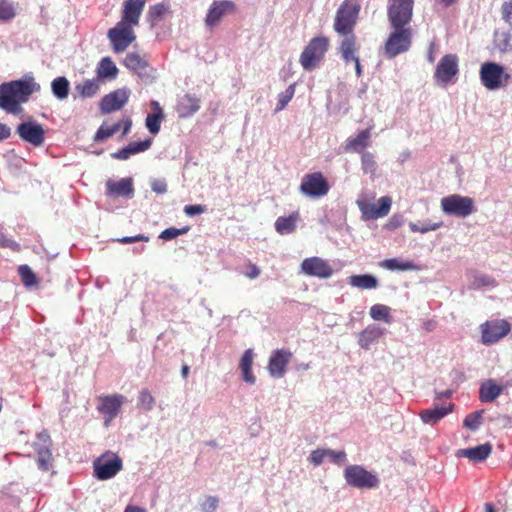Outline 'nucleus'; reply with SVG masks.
<instances>
[{
    "label": "nucleus",
    "instance_id": "nucleus-1",
    "mask_svg": "<svg viewBox=\"0 0 512 512\" xmlns=\"http://www.w3.org/2000/svg\"><path fill=\"white\" fill-rule=\"evenodd\" d=\"M40 84L31 75H25L21 79L12 80L0 84V109L13 115L22 112V104L26 103L30 96L39 92Z\"/></svg>",
    "mask_w": 512,
    "mask_h": 512
},
{
    "label": "nucleus",
    "instance_id": "nucleus-50",
    "mask_svg": "<svg viewBox=\"0 0 512 512\" xmlns=\"http://www.w3.org/2000/svg\"><path fill=\"white\" fill-rule=\"evenodd\" d=\"M15 12L11 3L7 0H0V18L4 20L14 17Z\"/></svg>",
    "mask_w": 512,
    "mask_h": 512
},
{
    "label": "nucleus",
    "instance_id": "nucleus-58",
    "mask_svg": "<svg viewBox=\"0 0 512 512\" xmlns=\"http://www.w3.org/2000/svg\"><path fill=\"white\" fill-rule=\"evenodd\" d=\"M481 419L482 418H465L463 425L465 428L475 431L482 424Z\"/></svg>",
    "mask_w": 512,
    "mask_h": 512
},
{
    "label": "nucleus",
    "instance_id": "nucleus-47",
    "mask_svg": "<svg viewBox=\"0 0 512 512\" xmlns=\"http://www.w3.org/2000/svg\"><path fill=\"white\" fill-rule=\"evenodd\" d=\"M443 225V222H437V223H425L421 226H419L418 224L416 223H409V228L411 231L413 232H419V233H427L429 231H434V230H437L439 229L441 226Z\"/></svg>",
    "mask_w": 512,
    "mask_h": 512
},
{
    "label": "nucleus",
    "instance_id": "nucleus-55",
    "mask_svg": "<svg viewBox=\"0 0 512 512\" xmlns=\"http://www.w3.org/2000/svg\"><path fill=\"white\" fill-rule=\"evenodd\" d=\"M205 211H206V206L200 205V204H197V205H186L184 207V212L188 216H195V215H198V214H202Z\"/></svg>",
    "mask_w": 512,
    "mask_h": 512
},
{
    "label": "nucleus",
    "instance_id": "nucleus-38",
    "mask_svg": "<svg viewBox=\"0 0 512 512\" xmlns=\"http://www.w3.org/2000/svg\"><path fill=\"white\" fill-rule=\"evenodd\" d=\"M454 404L452 402H444L441 405H435L431 409L420 412L419 416H446L453 412Z\"/></svg>",
    "mask_w": 512,
    "mask_h": 512
},
{
    "label": "nucleus",
    "instance_id": "nucleus-22",
    "mask_svg": "<svg viewBox=\"0 0 512 512\" xmlns=\"http://www.w3.org/2000/svg\"><path fill=\"white\" fill-rule=\"evenodd\" d=\"M106 195L109 197H126L134 195L133 181L131 178H121L118 181L108 180L106 182Z\"/></svg>",
    "mask_w": 512,
    "mask_h": 512
},
{
    "label": "nucleus",
    "instance_id": "nucleus-59",
    "mask_svg": "<svg viewBox=\"0 0 512 512\" xmlns=\"http://www.w3.org/2000/svg\"><path fill=\"white\" fill-rule=\"evenodd\" d=\"M152 190L157 194H163L167 191V184L165 181L156 180L151 185Z\"/></svg>",
    "mask_w": 512,
    "mask_h": 512
},
{
    "label": "nucleus",
    "instance_id": "nucleus-5",
    "mask_svg": "<svg viewBox=\"0 0 512 512\" xmlns=\"http://www.w3.org/2000/svg\"><path fill=\"white\" fill-rule=\"evenodd\" d=\"M414 0H389L387 17L391 28L411 27Z\"/></svg>",
    "mask_w": 512,
    "mask_h": 512
},
{
    "label": "nucleus",
    "instance_id": "nucleus-30",
    "mask_svg": "<svg viewBox=\"0 0 512 512\" xmlns=\"http://www.w3.org/2000/svg\"><path fill=\"white\" fill-rule=\"evenodd\" d=\"M254 361V352L252 349H247L240 360L239 369L241 371L242 379L248 384H255L256 377L252 372Z\"/></svg>",
    "mask_w": 512,
    "mask_h": 512
},
{
    "label": "nucleus",
    "instance_id": "nucleus-26",
    "mask_svg": "<svg viewBox=\"0 0 512 512\" xmlns=\"http://www.w3.org/2000/svg\"><path fill=\"white\" fill-rule=\"evenodd\" d=\"M371 137V128L364 129L354 138H349L345 144L346 152L363 153L364 149L369 146Z\"/></svg>",
    "mask_w": 512,
    "mask_h": 512
},
{
    "label": "nucleus",
    "instance_id": "nucleus-9",
    "mask_svg": "<svg viewBox=\"0 0 512 512\" xmlns=\"http://www.w3.org/2000/svg\"><path fill=\"white\" fill-rule=\"evenodd\" d=\"M330 185L322 172L305 174L299 186V191L312 199H319L328 194Z\"/></svg>",
    "mask_w": 512,
    "mask_h": 512
},
{
    "label": "nucleus",
    "instance_id": "nucleus-52",
    "mask_svg": "<svg viewBox=\"0 0 512 512\" xmlns=\"http://www.w3.org/2000/svg\"><path fill=\"white\" fill-rule=\"evenodd\" d=\"M502 19L511 24L512 23V0H506L501 6Z\"/></svg>",
    "mask_w": 512,
    "mask_h": 512
},
{
    "label": "nucleus",
    "instance_id": "nucleus-43",
    "mask_svg": "<svg viewBox=\"0 0 512 512\" xmlns=\"http://www.w3.org/2000/svg\"><path fill=\"white\" fill-rule=\"evenodd\" d=\"M18 273L21 277L23 284L27 287H31L37 284V277L34 272L27 265H20L18 267Z\"/></svg>",
    "mask_w": 512,
    "mask_h": 512
},
{
    "label": "nucleus",
    "instance_id": "nucleus-14",
    "mask_svg": "<svg viewBox=\"0 0 512 512\" xmlns=\"http://www.w3.org/2000/svg\"><path fill=\"white\" fill-rule=\"evenodd\" d=\"M458 57L455 54L444 55L437 64L434 78L439 84H448L458 74Z\"/></svg>",
    "mask_w": 512,
    "mask_h": 512
},
{
    "label": "nucleus",
    "instance_id": "nucleus-53",
    "mask_svg": "<svg viewBox=\"0 0 512 512\" xmlns=\"http://www.w3.org/2000/svg\"><path fill=\"white\" fill-rule=\"evenodd\" d=\"M0 247L9 248L13 251H18L20 246L18 243L8 238L4 233L0 232Z\"/></svg>",
    "mask_w": 512,
    "mask_h": 512
},
{
    "label": "nucleus",
    "instance_id": "nucleus-17",
    "mask_svg": "<svg viewBox=\"0 0 512 512\" xmlns=\"http://www.w3.org/2000/svg\"><path fill=\"white\" fill-rule=\"evenodd\" d=\"M293 353L288 349L274 350L268 361V372L274 378H282L286 371L287 366L291 362Z\"/></svg>",
    "mask_w": 512,
    "mask_h": 512
},
{
    "label": "nucleus",
    "instance_id": "nucleus-49",
    "mask_svg": "<svg viewBox=\"0 0 512 512\" xmlns=\"http://www.w3.org/2000/svg\"><path fill=\"white\" fill-rule=\"evenodd\" d=\"M219 505V499L216 496H208L201 503V511L202 512H215Z\"/></svg>",
    "mask_w": 512,
    "mask_h": 512
},
{
    "label": "nucleus",
    "instance_id": "nucleus-40",
    "mask_svg": "<svg viewBox=\"0 0 512 512\" xmlns=\"http://www.w3.org/2000/svg\"><path fill=\"white\" fill-rule=\"evenodd\" d=\"M357 50H358L357 43L354 44L353 47H351L350 53L345 52L344 48L339 47V51L341 53V56H342L343 60L346 63H348L350 61L354 62L355 63L356 74H357L358 77H360L362 75V69H361L359 57L356 55Z\"/></svg>",
    "mask_w": 512,
    "mask_h": 512
},
{
    "label": "nucleus",
    "instance_id": "nucleus-27",
    "mask_svg": "<svg viewBox=\"0 0 512 512\" xmlns=\"http://www.w3.org/2000/svg\"><path fill=\"white\" fill-rule=\"evenodd\" d=\"M152 145V140L146 139L140 142H130L126 147L112 154L114 159L127 160L131 155L144 152Z\"/></svg>",
    "mask_w": 512,
    "mask_h": 512
},
{
    "label": "nucleus",
    "instance_id": "nucleus-24",
    "mask_svg": "<svg viewBox=\"0 0 512 512\" xmlns=\"http://www.w3.org/2000/svg\"><path fill=\"white\" fill-rule=\"evenodd\" d=\"M145 3L146 0H126L123 4L122 17L120 21L138 26Z\"/></svg>",
    "mask_w": 512,
    "mask_h": 512
},
{
    "label": "nucleus",
    "instance_id": "nucleus-12",
    "mask_svg": "<svg viewBox=\"0 0 512 512\" xmlns=\"http://www.w3.org/2000/svg\"><path fill=\"white\" fill-rule=\"evenodd\" d=\"M481 341L485 345L497 343L509 334L511 325L507 320L497 319L481 324Z\"/></svg>",
    "mask_w": 512,
    "mask_h": 512
},
{
    "label": "nucleus",
    "instance_id": "nucleus-46",
    "mask_svg": "<svg viewBox=\"0 0 512 512\" xmlns=\"http://www.w3.org/2000/svg\"><path fill=\"white\" fill-rule=\"evenodd\" d=\"M189 230H190L189 226H185L180 229L175 228V227H170V228L163 230L161 232V234L159 235V238L163 239L165 241H169V240H172V239L178 237L179 235L186 234Z\"/></svg>",
    "mask_w": 512,
    "mask_h": 512
},
{
    "label": "nucleus",
    "instance_id": "nucleus-19",
    "mask_svg": "<svg viewBox=\"0 0 512 512\" xmlns=\"http://www.w3.org/2000/svg\"><path fill=\"white\" fill-rule=\"evenodd\" d=\"M326 459L335 465L342 466L347 461V454L343 450L318 448L313 450L308 457V461L314 466H320Z\"/></svg>",
    "mask_w": 512,
    "mask_h": 512
},
{
    "label": "nucleus",
    "instance_id": "nucleus-42",
    "mask_svg": "<svg viewBox=\"0 0 512 512\" xmlns=\"http://www.w3.org/2000/svg\"><path fill=\"white\" fill-rule=\"evenodd\" d=\"M370 316L374 320H383L387 323L390 319V308L383 304H375L370 308Z\"/></svg>",
    "mask_w": 512,
    "mask_h": 512
},
{
    "label": "nucleus",
    "instance_id": "nucleus-18",
    "mask_svg": "<svg viewBox=\"0 0 512 512\" xmlns=\"http://www.w3.org/2000/svg\"><path fill=\"white\" fill-rule=\"evenodd\" d=\"M124 65L145 82L154 78L153 69L149 66L148 61L138 53H128L124 59Z\"/></svg>",
    "mask_w": 512,
    "mask_h": 512
},
{
    "label": "nucleus",
    "instance_id": "nucleus-2",
    "mask_svg": "<svg viewBox=\"0 0 512 512\" xmlns=\"http://www.w3.org/2000/svg\"><path fill=\"white\" fill-rule=\"evenodd\" d=\"M361 5L357 0H344L338 7L333 29L341 37L339 47L350 53L351 47L357 43V37L354 32L358 23Z\"/></svg>",
    "mask_w": 512,
    "mask_h": 512
},
{
    "label": "nucleus",
    "instance_id": "nucleus-37",
    "mask_svg": "<svg viewBox=\"0 0 512 512\" xmlns=\"http://www.w3.org/2000/svg\"><path fill=\"white\" fill-rule=\"evenodd\" d=\"M380 266L391 271H407L415 268L411 261H401L397 258L385 259Z\"/></svg>",
    "mask_w": 512,
    "mask_h": 512
},
{
    "label": "nucleus",
    "instance_id": "nucleus-29",
    "mask_svg": "<svg viewBox=\"0 0 512 512\" xmlns=\"http://www.w3.org/2000/svg\"><path fill=\"white\" fill-rule=\"evenodd\" d=\"M384 334V329L376 325H368L363 331L360 332L358 337L359 345L364 349H369L370 346L379 340Z\"/></svg>",
    "mask_w": 512,
    "mask_h": 512
},
{
    "label": "nucleus",
    "instance_id": "nucleus-20",
    "mask_svg": "<svg viewBox=\"0 0 512 512\" xmlns=\"http://www.w3.org/2000/svg\"><path fill=\"white\" fill-rule=\"evenodd\" d=\"M130 92L127 89H117L105 95L100 102L102 114H109L120 110L129 99Z\"/></svg>",
    "mask_w": 512,
    "mask_h": 512
},
{
    "label": "nucleus",
    "instance_id": "nucleus-45",
    "mask_svg": "<svg viewBox=\"0 0 512 512\" xmlns=\"http://www.w3.org/2000/svg\"><path fill=\"white\" fill-rule=\"evenodd\" d=\"M295 93V84L289 85V87L278 95L277 111L285 108V106L291 101Z\"/></svg>",
    "mask_w": 512,
    "mask_h": 512
},
{
    "label": "nucleus",
    "instance_id": "nucleus-4",
    "mask_svg": "<svg viewBox=\"0 0 512 512\" xmlns=\"http://www.w3.org/2000/svg\"><path fill=\"white\" fill-rule=\"evenodd\" d=\"M343 475L347 485L357 489H375L380 484L378 476L362 465L347 466Z\"/></svg>",
    "mask_w": 512,
    "mask_h": 512
},
{
    "label": "nucleus",
    "instance_id": "nucleus-10",
    "mask_svg": "<svg viewBox=\"0 0 512 512\" xmlns=\"http://www.w3.org/2000/svg\"><path fill=\"white\" fill-rule=\"evenodd\" d=\"M134 25L119 21L115 27L108 30L107 37L115 53L124 52L135 41Z\"/></svg>",
    "mask_w": 512,
    "mask_h": 512
},
{
    "label": "nucleus",
    "instance_id": "nucleus-44",
    "mask_svg": "<svg viewBox=\"0 0 512 512\" xmlns=\"http://www.w3.org/2000/svg\"><path fill=\"white\" fill-rule=\"evenodd\" d=\"M169 11L168 6L163 3L152 5L148 11V17L152 24L159 21Z\"/></svg>",
    "mask_w": 512,
    "mask_h": 512
},
{
    "label": "nucleus",
    "instance_id": "nucleus-11",
    "mask_svg": "<svg viewBox=\"0 0 512 512\" xmlns=\"http://www.w3.org/2000/svg\"><path fill=\"white\" fill-rule=\"evenodd\" d=\"M94 476L98 480H108L113 478L122 470V459L112 452H107L97 458L94 463Z\"/></svg>",
    "mask_w": 512,
    "mask_h": 512
},
{
    "label": "nucleus",
    "instance_id": "nucleus-51",
    "mask_svg": "<svg viewBox=\"0 0 512 512\" xmlns=\"http://www.w3.org/2000/svg\"><path fill=\"white\" fill-rule=\"evenodd\" d=\"M111 136H113V134H112V130H111L110 126H108L106 124H102L99 127V129L97 130L94 140L97 142H102Z\"/></svg>",
    "mask_w": 512,
    "mask_h": 512
},
{
    "label": "nucleus",
    "instance_id": "nucleus-15",
    "mask_svg": "<svg viewBox=\"0 0 512 512\" xmlns=\"http://www.w3.org/2000/svg\"><path fill=\"white\" fill-rule=\"evenodd\" d=\"M301 272L310 277L319 279H328L333 273V267L330 263L317 256L305 258L301 263Z\"/></svg>",
    "mask_w": 512,
    "mask_h": 512
},
{
    "label": "nucleus",
    "instance_id": "nucleus-63",
    "mask_svg": "<svg viewBox=\"0 0 512 512\" xmlns=\"http://www.w3.org/2000/svg\"><path fill=\"white\" fill-rule=\"evenodd\" d=\"M11 129L3 123H0V141L10 137Z\"/></svg>",
    "mask_w": 512,
    "mask_h": 512
},
{
    "label": "nucleus",
    "instance_id": "nucleus-54",
    "mask_svg": "<svg viewBox=\"0 0 512 512\" xmlns=\"http://www.w3.org/2000/svg\"><path fill=\"white\" fill-rule=\"evenodd\" d=\"M475 284L477 285V287H482V286H496V280L489 276V275H480L478 277L475 278Z\"/></svg>",
    "mask_w": 512,
    "mask_h": 512
},
{
    "label": "nucleus",
    "instance_id": "nucleus-31",
    "mask_svg": "<svg viewBox=\"0 0 512 512\" xmlns=\"http://www.w3.org/2000/svg\"><path fill=\"white\" fill-rule=\"evenodd\" d=\"M299 219L300 214L298 211L293 212L288 217H278L275 221V230L280 235L290 234L296 230Z\"/></svg>",
    "mask_w": 512,
    "mask_h": 512
},
{
    "label": "nucleus",
    "instance_id": "nucleus-61",
    "mask_svg": "<svg viewBox=\"0 0 512 512\" xmlns=\"http://www.w3.org/2000/svg\"><path fill=\"white\" fill-rule=\"evenodd\" d=\"M53 458H38V467L43 471H48L52 466Z\"/></svg>",
    "mask_w": 512,
    "mask_h": 512
},
{
    "label": "nucleus",
    "instance_id": "nucleus-25",
    "mask_svg": "<svg viewBox=\"0 0 512 512\" xmlns=\"http://www.w3.org/2000/svg\"><path fill=\"white\" fill-rule=\"evenodd\" d=\"M492 451V445L490 443H484L475 447L459 449L456 452L457 457L467 458L472 462L484 461Z\"/></svg>",
    "mask_w": 512,
    "mask_h": 512
},
{
    "label": "nucleus",
    "instance_id": "nucleus-6",
    "mask_svg": "<svg viewBox=\"0 0 512 512\" xmlns=\"http://www.w3.org/2000/svg\"><path fill=\"white\" fill-rule=\"evenodd\" d=\"M479 74L482 85L488 90L505 87L511 79V75L505 71L504 67L496 62L483 63Z\"/></svg>",
    "mask_w": 512,
    "mask_h": 512
},
{
    "label": "nucleus",
    "instance_id": "nucleus-41",
    "mask_svg": "<svg viewBox=\"0 0 512 512\" xmlns=\"http://www.w3.org/2000/svg\"><path fill=\"white\" fill-rule=\"evenodd\" d=\"M361 166L364 173L372 176L375 175L377 171V163L374 155L370 152H363L361 154Z\"/></svg>",
    "mask_w": 512,
    "mask_h": 512
},
{
    "label": "nucleus",
    "instance_id": "nucleus-36",
    "mask_svg": "<svg viewBox=\"0 0 512 512\" xmlns=\"http://www.w3.org/2000/svg\"><path fill=\"white\" fill-rule=\"evenodd\" d=\"M51 89L57 99L64 100L69 95L70 83L66 77L59 76L51 82Z\"/></svg>",
    "mask_w": 512,
    "mask_h": 512
},
{
    "label": "nucleus",
    "instance_id": "nucleus-33",
    "mask_svg": "<svg viewBox=\"0 0 512 512\" xmlns=\"http://www.w3.org/2000/svg\"><path fill=\"white\" fill-rule=\"evenodd\" d=\"M503 391V387L496 384L493 380H487L480 386L479 395L482 402H492Z\"/></svg>",
    "mask_w": 512,
    "mask_h": 512
},
{
    "label": "nucleus",
    "instance_id": "nucleus-62",
    "mask_svg": "<svg viewBox=\"0 0 512 512\" xmlns=\"http://www.w3.org/2000/svg\"><path fill=\"white\" fill-rule=\"evenodd\" d=\"M38 454V458H53L50 447L45 445L43 447L35 448Z\"/></svg>",
    "mask_w": 512,
    "mask_h": 512
},
{
    "label": "nucleus",
    "instance_id": "nucleus-64",
    "mask_svg": "<svg viewBox=\"0 0 512 512\" xmlns=\"http://www.w3.org/2000/svg\"><path fill=\"white\" fill-rule=\"evenodd\" d=\"M120 122H122L121 127L123 128L122 135L125 136L128 134V132L131 129L132 121L130 118H125V119L120 120Z\"/></svg>",
    "mask_w": 512,
    "mask_h": 512
},
{
    "label": "nucleus",
    "instance_id": "nucleus-56",
    "mask_svg": "<svg viewBox=\"0 0 512 512\" xmlns=\"http://www.w3.org/2000/svg\"><path fill=\"white\" fill-rule=\"evenodd\" d=\"M140 241L148 242L149 237L145 236L143 234H138L136 236H125V237L118 239V242H120L122 244H131V243L140 242Z\"/></svg>",
    "mask_w": 512,
    "mask_h": 512
},
{
    "label": "nucleus",
    "instance_id": "nucleus-28",
    "mask_svg": "<svg viewBox=\"0 0 512 512\" xmlns=\"http://www.w3.org/2000/svg\"><path fill=\"white\" fill-rule=\"evenodd\" d=\"M150 106L153 112L147 115L145 124L149 132L156 135L160 131L164 113L158 101H151Z\"/></svg>",
    "mask_w": 512,
    "mask_h": 512
},
{
    "label": "nucleus",
    "instance_id": "nucleus-13",
    "mask_svg": "<svg viewBox=\"0 0 512 512\" xmlns=\"http://www.w3.org/2000/svg\"><path fill=\"white\" fill-rule=\"evenodd\" d=\"M392 199L389 196H383L378 200V204L370 203L366 200H358L357 205L365 220H375L388 215L391 209Z\"/></svg>",
    "mask_w": 512,
    "mask_h": 512
},
{
    "label": "nucleus",
    "instance_id": "nucleus-21",
    "mask_svg": "<svg viewBox=\"0 0 512 512\" xmlns=\"http://www.w3.org/2000/svg\"><path fill=\"white\" fill-rule=\"evenodd\" d=\"M20 138L33 146H41L44 143L45 132L38 123L24 122L17 127Z\"/></svg>",
    "mask_w": 512,
    "mask_h": 512
},
{
    "label": "nucleus",
    "instance_id": "nucleus-48",
    "mask_svg": "<svg viewBox=\"0 0 512 512\" xmlns=\"http://www.w3.org/2000/svg\"><path fill=\"white\" fill-rule=\"evenodd\" d=\"M155 404V399L151 395V393L148 390H143L139 394V406L145 410L149 411L153 408Z\"/></svg>",
    "mask_w": 512,
    "mask_h": 512
},
{
    "label": "nucleus",
    "instance_id": "nucleus-60",
    "mask_svg": "<svg viewBox=\"0 0 512 512\" xmlns=\"http://www.w3.org/2000/svg\"><path fill=\"white\" fill-rule=\"evenodd\" d=\"M248 271L245 273L249 279H255L260 275V269L253 263L248 264Z\"/></svg>",
    "mask_w": 512,
    "mask_h": 512
},
{
    "label": "nucleus",
    "instance_id": "nucleus-32",
    "mask_svg": "<svg viewBox=\"0 0 512 512\" xmlns=\"http://www.w3.org/2000/svg\"><path fill=\"white\" fill-rule=\"evenodd\" d=\"M117 74L118 68L110 57H104L100 60L96 69V77L100 81L102 79H115Z\"/></svg>",
    "mask_w": 512,
    "mask_h": 512
},
{
    "label": "nucleus",
    "instance_id": "nucleus-23",
    "mask_svg": "<svg viewBox=\"0 0 512 512\" xmlns=\"http://www.w3.org/2000/svg\"><path fill=\"white\" fill-rule=\"evenodd\" d=\"M126 398L121 394H113L108 396H100L98 398L97 409L101 414L108 416H116Z\"/></svg>",
    "mask_w": 512,
    "mask_h": 512
},
{
    "label": "nucleus",
    "instance_id": "nucleus-8",
    "mask_svg": "<svg viewBox=\"0 0 512 512\" xmlns=\"http://www.w3.org/2000/svg\"><path fill=\"white\" fill-rule=\"evenodd\" d=\"M442 211L451 216L465 218L475 212V203L471 197L452 194L441 199Z\"/></svg>",
    "mask_w": 512,
    "mask_h": 512
},
{
    "label": "nucleus",
    "instance_id": "nucleus-7",
    "mask_svg": "<svg viewBox=\"0 0 512 512\" xmlns=\"http://www.w3.org/2000/svg\"><path fill=\"white\" fill-rule=\"evenodd\" d=\"M413 31L411 27L392 28L385 45V55L392 59L408 51L412 44Z\"/></svg>",
    "mask_w": 512,
    "mask_h": 512
},
{
    "label": "nucleus",
    "instance_id": "nucleus-39",
    "mask_svg": "<svg viewBox=\"0 0 512 512\" xmlns=\"http://www.w3.org/2000/svg\"><path fill=\"white\" fill-rule=\"evenodd\" d=\"M200 108L199 101L195 97L185 95L180 103V111L183 116L191 115Z\"/></svg>",
    "mask_w": 512,
    "mask_h": 512
},
{
    "label": "nucleus",
    "instance_id": "nucleus-57",
    "mask_svg": "<svg viewBox=\"0 0 512 512\" xmlns=\"http://www.w3.org/2000/svg\"><path fill=\"white\" fill-rule=\"evenodd\" d=\"M48 445L51 446V438L50 435L46 431H41L37 434V441L35 442V448L43 447Z\"/></svg>",
    "mask_w": 512,
    "mask_h": 512
},
{
    "label": "nucleus",
    "instance_id": "nucleus-35",
    "mask_svg": "<svg viewBox=\"0 0 512 512\" xmlns=\"http://www.w3.org/2000/svg\"><path fill=\"white\" fill-rule=\"evenodd\" d=\"M348 283L360 289H375L378 287V280L370 274L352 275L348 278Z\"/></svg>",
    "mask_w": 512,
    "mask_h": 512
},
{
    "label": "nucleus",
    "instance_id": "nucleus-16",
    "mask_svg": "<svg viewBox=\"0 0 512 512\" xmlns=\"http://www.w3.org/2000/svg\"><path fill=\"white\" fill-rule=\"evenodd\" d=\"M236 11V4L232 0L214 1L206 14L205 24L210 28L215 27L224 16L235 14Z\"/></svg>",
    "mask_w": 512,
    "mask_h": 512
},
{
    "label": "nucleus",
    "instance_id": "nucleus-34",
    "mask_svg": "<svg viewBox=\"0 0 512 512\" xmlns=\"http://www.w3.org/2000/svg\"><path fill=\"white\" fill-rule=\"evenodd\" d=\"M75 90L82 98H92L100 90V80L97 77L84 80L75 86Z\"/></svg>",
    "mask_w": 512,
    "mask_h": 512
},
{
    "label": "nucleus",
    "instance_id": "nucleus-3",
    "mask_svg": "<svg viewBox=\"0 0 512 512\" xmlns=\"http://www.w3.org/2000/svg\"><path fill=\"white\" fill-rule=\"evenodd\" d=\"M329 48V39L324 36L312 38L302 51L299 62L304 70L312 71L319 66Z\"/></svg>",
    "mask_w": 512,
    "mask_h": 512
}]
</instances>
